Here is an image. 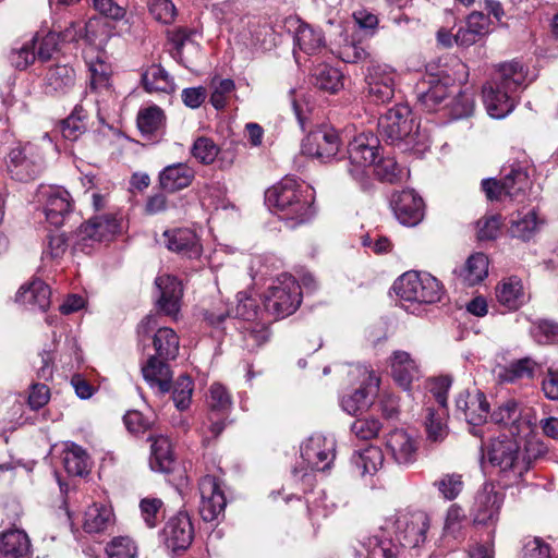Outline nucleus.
<instances>
[{
	"label": "nucleus",
	"mask_w": 558,
	"mask_h": 558,
	"mask_svg": "<svg viewBox=\"0 0 558 558\" xmlns=\"http://www.w3.org/2000/svg\"><path fill=\"white\" fill-rule=\"evenodd\" d=\"M260 308L252 295H246V340L253 341L252 348H259L270 338L269 326L274 319L293 314L302 302V289L290 275H282L269 287L268 294L262 299Z\"/></svg>",
	"instance_id": "1"
},
{
	"label": "nucleus",
	"mask_w": 558,
	"mask_h": 558,
	"mask_svg": "<svg viewBox=\"0 0 558 558\" xmlns=\"http://www.w3.org/2000/svg\"><path fill=\"white\" fill-rule=\"evenodd\" d=\"M313 193L292 177H286L265 192L266 205L289 228L308 221L313 215Z\"/></svg>",
	"instance_id": "2"
},
{
	"label": "nucleus",
	"mask_w": 558,
	"mask_h": 558,
	"mask_svg": "<svg viewBox=\"0 0 558 558\" xmlns=\"http://www.w3.org/2000/svg\"><path fill=\"white\" fill-rule=\"evenodd\" d=\"M379 135L390 144L414 148L421 144L420 125L408 105L399 104L389 109L378 122Z\"/></svg>",
	"instance_id": "3"
},
{
	"label": "nucleus",
	"mask_w": 558,
	"mask_h": 558,
	"mask_svg": "<svg viewBox=\"0 0 558 558\" xmlns=\"http://www.w3.org/2000/svg\"><path fill=\"white\" fill-rule=\"evenodd\" d=\"M530 184L527 167L522 162H515L504 167L500 180L495 178L483 179L481 187L490 202H501L507 197L511 201H521Z\"/></svg>",
	"instance_id": "4"
},
{
	"label": "nucleus",
	"mask_w": 558,
	"mask_h": 558,
	"mask_svg": "<svg viewBox=\"0 0 558 558\" xmlns=\"http://www.w3.org/2000/svg\"><path fill=\"white\" fill-rule=\"evenodd\" d=\"M487 457L510 483L518 482L527 472V460H524L522 447L517 439L508 437L494 439Z\"/></svg>",
	"instance_id": "5"
},
{
	"label": "nucleus",
	"mask_w": 558,
	"mask_h": 558,
	"mask_svg": "<svg viewBox=\"0 0 558 558\" xmlns=\"http://www.w3.org/2000/svg\"><path fill=\"white\" fill-rule=\"evenodd\" d=\"M393 289L402 300L422 304L437 303L444 294L441 283L426 272H405L395 282Z\"/></svg>",
	"instance_id": "6"
},
{
	"label": "nucleus",
	"mask_w": 558,
	"mask_h": 558,
	"mask_svg": "<svg viewBox=\"0 0 558 558\" xmlns=\"http://www.w3.org/2000/svg\"><path fill=\"white\" fill-rule=\"evenodd\" d=\"M90 92L95 94L98 117L105 121L117 105V95L111 82V65L97 58L89 63Z\"/></svg>",
	"instance_id": "7"
},
{
	"label": "nucleus",
	"mask_w": 558,
	"mask_h": 558,
	"mask_svg": "<svg viewBox=\"0 0 558 558\" xmlns=\"http://www.w3.org/2000/svg\"><path fill=\"white\" fill-rule=\"evenodd\" d=\"M7 170L16 181L34 179L43 169V155L38 148L27 143L13 147L5 159Z\"/></svg>",
	"instance_id": "8"
},
{
	"label": "nucleus",
	"mask_w": 558,
	"mask_h": 558,
	"mask_svg": "<svg viewBox=\"0 0 558 558\" xmlns=\"http://www.w3.org/2000/svg\"><path fill=\"white\" fill-rule=\"evenodd\" d=\"M396 536L403 547L414 548L423 544L429 529V517L426 512L400 511L393 521Z\"/></svg>",
	"instance_id": "9"
},
{
	"label": "nucleus",
	"mask_w": 558,
	"mask_h": 558,
	"mask_svg": "<svg viewBox=\"0 0 558 558\" xmlns=\"http://www.w3.org/2000/svg\"><path fill=\"white\" fill-rule=\"evenodd\" d=\"M505 494L493 483H486L477 490L470 514L474 524L489 525L498 520Z\"/></svg>",
	"instance_id": "10"
},
{
	"label": "nucleus",
	"mask_w": 558,
	"mask_h": 558,
	"mask_svg": "<svg viewBox=\"0 0 558 558\" xmlns=\"http://www.w3.org/2000/svg\"><path fill=\"white\" fill-rule=\"evenodd\" d=\"M37 202L41 204L50 225L60 227L72 210V198L66 190L56 185H41L37 191Z\"/></svg>",
	"instance_id": "11"
},
{
	"label": "nucleus",
	"mask_w": 558,
	"mask_h": 558,
	"mask_svg": "<svg viewBox=\"0 0 558 558\" xmlns=\"http://www.w3.org/2000/svg\"><path fill=\"white\" fill-rule=\"evenodd\" d=\"M340 140L337 131L330 126H318L302 141V153L323 162L331 160L339 151Z\"/></svg>",
	"instance_id": "12"
},
{
	"label": "nucleus",
	"mask_w": 558,
	"mask_h": 558,
	"mask_svg": "<svg viewBox=\"0 0 558 558\" xmlns=\"http://www.w3.org/2000/svg\"><path fill=\"white\" fill-rule=\"evenodd\" d=\"M456 412L472 426L473 435L482 437L477 427L487 422L490 412L489 403L482 391L461 392L456 399Z\"/></svg>",
	"instance_id": "13"
},
{
	"label": "nucleus",
	"mask_w": 558,
	"mask_h": 558,
	"mask_svg": "<svg viewBox=\"0 0 558 558\" xmlns=\"http://www.w3.org/2000/svg\"><path fill=\"white\" fill-rule=\"evenodd\" d=\"M367 97L375 104H386L393 98L396 72L387 65L372 63L366 74Z\"/></svg>",
	"instance_id": "14"
},
{
	"label": "nucleus",
	"mask_w": 558,
	"mask_h": 558,
	"mask_svg": "<svg viewBox=\"0 0 558 558\" xmlns=\"http://www.w3.org/2000/svg\"><path fill=\"white\" fill-rule=\"evenodd\" d=\"M348 154L351 168L349 172L357 180L363 181L366 177V169L376 160L378 154L377 140L360 134L350 142Z\"/></svg>",
	"instance_id": "15"
},
{
	"label": "nucleus",
	"mask_w": 558,
	"mask_h": 558,
	"mask_svg": "<svg viewBox=\"0 0 558 558\" xmlns=\"http://www.w3.org/2000/svg\"><path fill=\"white\" fill-rule=\"evenodd\" d=\"M390 206L396 219L407 227H415L424 217V202L413 190L393 193Z\"/></svg>",
	"instance_id": "16"
},
{
	"label": "nucleus",
	"mask_w": 558,
	"mask_h": 558,
	"mask_svg": "<svg viewBox=\"0 0 558 558\" xmlns=\"http://www.w3.org/2000/svg\"><path fill=\"white\" fill-rule=\"evenodd\" d=\"M201 502L199 514L206 522H211L223 513L227 501L220 483L216 477L204 476L198 485Z\"/></svg>",
	"instance_id": "17"
},
{
	"label": "nucleus",
	"mask_w": 558,
	"mask_h": 558,
	"mask_svg": "<svg viewBox=\"0 0 558 558\" xmlns=\"http://www.w3.org/2000/svg\"><path fill=\"white\" fill-rule=\"evenodd\" d=\"M301 456L312 470L324 471L335 459V440L315 434L302 445Z\"/></svg>",
	"instance_id": "18"
},
{
	"label": "nucleus",
	"mask_w": 558,
	"mask_h": 558,
	"mask_svg": "<svg viewBox=\"0 0 558 558\" xmlns=\"http://www.w3.org/2000/svg\"><path fill=\"white\" fill-rule=\"evenodd\" d=\"M165 545L173 553L186 550L192 544L194 529L186 512L171 517L162 530Z\"/></svg>",
	"instance_id": "19"
},
{
	"label": "nucleus",
	"mask_w": 558,
	"mask_h": 558,
	"mask_svg": "<svg viewBox=\"0 0 558 558\" xmlns=\"http://www.w3.org/2000/svg\"><path fill=\"white\" fill-rule=\"evenodd\" d=\"M483 100L492 118L501 119L509 114L515 106L513 90H508L487 82L483 86Z\"/></svg>",
	"instance_id": "20"
},
{
	"label": "nucleus",
	"mask_w": 558,
	"mask_h": 558,
	"mask_svg": "<svg viewBox=\"0 0 558 558\" xmlns=\"http://www.w3.org/2000/svg\"><path fill=\"white\" fill-rule=\"evenodd\" d=\"M156 288L159 292L158 306L168 316L177 317L183 294L181 282L173 276L157 277Z\"/></svg>",
	"instance_id": "21"
},
{
	"label": "nucleus",
	"mask_w": 558,
	"mask_h": 558,
	"mask_svg": "<svg viewBox=\"0 0 558 558\" xmlns=\"http://www.w3.org/2000/svg\"><path fill=\"white\" fill-rule=\"evenodd\" d=\"M495 291L499 305L508 311H517L530 300L522 280L515 276L502 279Z\"/></svg>",
	"instance_id": "22"
},
{
	"label": "nucleus",
	"mask_w": 558,
	"mask_h": 558,
	"mask_svg": "<svg viewBox=\"0 0 558 558\" xmlns=\"http://www.w3.org/2000/svg\"><path fill=\"white\" fill-rule=\"evenodd\" d=\"M167 362L158 356H150L142 366L144 379L162 396L172 388V371Z\"/></svg>",
	"instance_id": "23"
},
{
	"label": "nucleus",
	"mask_w": 558,
	"mask_h": 558,
	"mask_svg": "<svg viewBox=\"0 0 558 558\" xmlns=\"http://www.w3.org/2000/svg\"><path fill=\"white\" fill-rule=\"evenodd\" d=\"M389 361L393 380L404 390H409L411 384L420 377L417 362L405 351H395Z\"/></svg>",
	"instance_id": "24"
},
{
	"label": "nucleus",
	"mask_w": 558,
	"mask_h": 558,
	"mask_svg": "<svg viewBox=\"0 0 558 558\" xmlns=\"http://www.w3.org/2000/svg\"><path fill=\"white\" fill-rule=\"evenodd\" d=\"M119 229V221L113 216L94 217L80 227L78 238L81 241H108L118 233Z\"/></svg>",
	"instance_id": "25"
},
{
	"label": "nucleus",
	"mask_w": 558,
	"mask_h": 558,
	"mask_svg": "<svg viewBox=\"0 0 558 558\" xmlns=\"http://www.w3.org/2000/svg\"><path fill=\"white\" fill-rule=\"evenodd\" d=\"M525 80L526 70L523 64L512 60L498 64L489 83L517 93L520 88L526 86Z\"/></svg>",
	"instance_id": "26"
},
{
	"label": "nucleus",
	"mask_w": 558,
	"mask_h": 558,
	"mask_svg": "<svg viewBox=\"0 0 558 558\" xmlns=\"http://www.w3.org/2000/svg\"><path fill=\"white\" fill-rule=\"evenodd\" d=\"M387 447L399 464L408 465L416 460L417 442L403 429H396L388 435Z\"/></svg>",
	"instance_id": "27"
},
{
	"label": "nucleus",
	"mask_w": 558,
	"mask_h": 558,
	"mask_svg": "<svg viewBox=\"0 0 558 558\" xmlns=\"http://www.w3.org/2000/svg\"><path fill=\"white\" fill-rule=\"evenodd\" d=\"M194 177L195 173L191 167L178 162L163 168L158 175V181L161 190L174 193L190 186Z\"/></svg>",
	"instance_id": "28"
},
{
	"label": "nucleus",
	"mask_w": 558,
	"mask_h": 558,
	"mask_svg": "<svg viewBox=\"0 0 558 558\" xmlns=\"http://www.w3.org/2000/svg\"><path fill=\"white\" fill-rule=\"evenodd\" d=\"M51 290L44 281L36 279L24 284L16 293L15 301L31 310L46 311L50 305Z\"/></svg>",
	"instance_id": "29"
},
{
	"label": "nucleus",
	"mask_w": 558,
	"mask_h": 558,
	"mask_svg": "<svg viewBox=\"0 0 558 558\" xmlns=\"http://www.w3.org/2000/svg\"><path fill=\"white\" fill-rule=\"evenodd\" d=\"M75 83V72L66 64H56L48 68L44 76L46 94L66 93Z\"/></svg>",
	"instance_id": "30"
},
{
	"label": "nucleus",
	"mask_w": 558,
	"mask_h": 558,
	"mask_svg": "<svg viewBox=\"0 0 558 558\" xmlns=\"http://www.w3.org/2000/svg\"><path fill=\"white\" fill-rule=\"evenodd\" d=\"M545 225V218L537 208L526 213H519L515 219L511 220L510 232L514 238L527 241L532 239Z\"/></svg>",
	"instance_id": "31"
},
{
	"label": "nucleus",
	"mask_w": 558,
	"mask_h": 558,
	"mask_svg": "<svg viewBox=\"0 0 558 558\" xmlns=\"http://www.w3.org/2000/svg\"><path fill=\"white\" fill-rule=\"evenodd\" d=\"M31 553V541L27 534L19 529L0 534V554L8 558H23Z\"/></svg>",
	"instance_id": "32"
},
{
	"label": "nucleus",
	"mask_w": 558,
	"mask_h": 558,
	"mask_svg": "<svg viewBox=\"0 0 558 558\" xmlns=\"http://www.w3.org/2000/svg\"><path fill=\"white\" fill-rule=\"evenodd\" d=\"M364 373L367 374V380L365 387L356 389L353 393L343 397L341 404L345 412L351 415H356L357 412L368 407V393L369 390H377L379 386V378L373 371H368L367 367H363Z\"/></svg>",
	"instance_id": "33"
},
{
	"label": "nucleus",
	"mask_w": 558,
	"mask_h": 558,
	"mask_svg": "<svg viewBox=\"0 0 558 558\" xmlns=\"http://www.w3.org/2000/svg\"><path fill=\"white\" fill-rule=\"evenodd\" d=\"M311 82L318 89L335 94L343 87V75L337 68L318 63L312 70Z\"/></svg>",
	"instance_id": "34"
},
{
	"label": "nucleus",
	"mask_w": 558,
	"mask_h": 558,
	"mask_svg": "<svg viewBox=\"0 0 558 558\" xmlns=\"http://www.w3.org/2000/svg\"><path fill=\"white\" fill-rule=\"evenodd\" d=\"M488 275V258L483 253L471 255L457 276L464 286L473 287L482 282Z\"/></svg>",
	"instance_id": "35"
},
{
	"label": "nucleus",
	"mask_w": 558,
	"mask_h": 558,
	"mask_svg": "<svg viewBox=\"0 0 558 558\" xmlns=\"http://www.w3.org/2000/svg\"><path fill=\"white\" fill-rule=\"evenodd\" d=\"M163 236L167 240V247L170 251L185 254L190 257L199 254L197 236L190 229H174L171 231H166Z\"/></svg>",
	"instance_id": "36"
},
{
	"label": "nucleus",
	"mask_w": 558,
	"mask_h": 558,
	"mask_svg": "<svg viewBox=\"0 0 558 558\" xmlns=\"http://www.w3.org/2000/svg\"><path fill=\"white\" fill-rule=\"evenodd\" d=\"M137 126L145 137L158 136L166 126L163 110L156 105L141 109L137 113Z\"/></svg>",
	"instance_id": "37"
},
{
	"label": "nucleus",
	"mask_w": 558,
	"mask_h": 558,
	"mask_svg": "<svg viewBox=\"0 0 558 558\" xmlns=\"http://www.w3.org/2000/svg\"><path fill=\"white\" fill-rule=\"evenodd\" d=\"M153 345L156 352L154 356L171 361L179 354L180 340L173 329L160 327L154 332Z\"/></svg>",
	"instance_id": "38"
},
{
	"label": "nucleus",
	"mask_w": 558,
	"mask_h": 558,
	"mask_svg": "<svg viewBox=\"0 0 558 558\" xmlns=\"http://www.w3.org/2000/svg\"><path fill=\"white\" fill-rule=\"evenodd\" d=\"M142 82L147 92L170 94L175 89L169 73L159 64H151L142 74Z\"/></svg>",
	"instance_id": "39"
},
{
	"label": "nucleus",
	"mask_w": 558,
	"mask_h": 558,
	"mask_svg": "<svg viewBox=\"0 0 558 558\" xmlns=\"http://www.w3.org/2000/svg\"><path fill=\"white\" fill-rule=\"evenodd\" d=\"M541 364L530 356L518 359L509 363L499 373L502 381L515 383L521 379H533Z\"/></svg>",
	"instance_id": "40"
},
{
	"label": "nucleus",
	"mask_w": 558,
	"mask_h": 558,
	"mask_svg": "<svg viewBox=\"0 0 558 558\" xmlns=\"http://www.w3.org/2000/svg\"><path fill=\"white\" fill-rule=\"evenodd\" d=\"M113 520L112 509L106 505L94 504L84 513L83 527L87 533L106 530Z\"/></svg>",
	"instance_id": "41"
},
{
	"label": "nucleus",
	"mask_w": 558,
	"mask_h": 558,
	"mask_svg": "<svg viewBox=\"0 0 558 558\" xmlns=\"http://www.w3.org/2000/svg\"><path fill=\"white\" fill-rule=\"evenodd\" d=\"M464 521L465 514L463 509L456 504L451 505L447 511L442 539L445 542H462L465 538Z\"/></svg>",
	"instance_id": "42"
},
{
	"label": "nucleus",
	"mask_w": 558,
	"mask_h": 558,
	"mask_svg": "<svg viewBox=\"0 0 558 558\" xmlns=\"http://www.w3.org/2000/svg\"><path fill=\"white\" fill-rule=\"evenodd\" d=\"M171 444L167 437H157L151 445V456L149 464L151 470L157 472H168L172 465Z\"/></svg>",
	"instance_id": "43"
},
{
	"label": "nucleus",
	"mask_w": 558,
	"mask_h": 558,
	"mask_svg": "<svg viewBox=\"0 0 558 558\" xmlns=\"http://www.w3.org/2000/svg\"><path fill=\"white\" fill-rule=\"evenodd\" d=\"M63 463L70 475L82 476L88 472L89 457L82 447L71 444L64 451Z\"/></svg>",
	"instance_id": "44"
},
{
	"label": "nucleus",
	"mask_w": 558,
	"mask_h": 558,
	"mask_svg": "<svg viewBox=\"0 0 558 558\" xmlns=\"http://www.w3.org/2000/svg\"><path fill=\"white\" fill-rule=\"evenodd\" d=\"M294 40L300 50L307 54L317 52L325 45L322 32L307 24H301L298 27Z\"/></svg>",
	"instance_id": "45"
},
{
	"label": "nucleus",
	"mask_w": 558,
	"mask_h": 558,
	"mask_svg": "<svg viewBox=\"0 0 558 558\" xmlns=\"http://www.w3.org/2000/svg\"><path fill=\"white\" fill-rule=\"evenodd\" d=\"M250 37L255 52L269 51L276 46L275 33L266 22L263 24L250 22Z\"/></svg>",
	"instance_id": "46"
},
{
	"label": "nucleus",
	"mask_w": 558,
	"mask_h": 558,
	"mask_svg": "<svg viewBox=\"0 0 558 558\" xmlns=\"http://www.w3.org/2000/svg\"><path fill=\"white\" fill-rule=\"evenodd\" d=\"M425 430L427 439L432 442H440L448 435L445 409L435 411L432 408L426 409Z\"/></svg>",
	"instance_id": "47"
},
{
	"label": "nucleus",
	"mask_w": 558,
	"mask_h": 558,
	"mask_svg": "<svg viewBox=\"0 0 558 558\" xmlns=\"http://www.w3.org/2000/svg\"><path fill=\"white\" fill-rule=\"evenodd\" d=\"M209 88L211 90L209 99L210 104L215 109L220 110L227 106L229 99L233 95L235 85L230 78H222L215 75L210 78Z\"/></svg>",
	"instance_id": "48"
},
{
	"label": "nucleus",
	"mask_w": 558,
	"mask_h": 558,
	"mask_svg": "<svg viewBox=\"0 0 558 558\" xmlns=\"http://www.w3.org/2000/svg\"><path fill=\"white\" fill-rule=\"evenodd\" d=\"M384 464V454L378 447H367L355 458V465L363 475L375 474Z\"/></svg>",
	"instance_id": "49"
},
{
	"label": "nucleus",
	"mask_w": 558,
	"mask_h": 558,
	"mask_svg": "<svg viewBox=\"0 0 558 558\" xmlns=\"http://www.w3.org/2000/svg\"><path fill=\"white\" fill-rule=\"evenodd\" d=\"M366 558H398L399 547L388 538L372 536L364 544Z\"/></svg>",
	"instance_id": "50"
},
{
	"label": "nucleus",
	"mask_w": 558,
	"mask_h": 558,
	"mask_svg": "<svg viewBox=\"0 0 558 558\" xmlns=\"http://www.w3.org/2000/svg\"><path fill=\"white\" fill-rule=\"evenodd\" d=\"M107 558H137L136 543L129 536L113 537L106 546Z\"/></svg>",
	"instance_id": "51"
},
{
	"label": "nucleus",
	"mask_w": 558,
	"mask_h": 558,
	"mask_svg": "<svg viewBox=\"0 0 558 558\" xmlns=\"http://www.w3.org/2000/svg\"><path fill=\"white\" fill-rule=\"evenodd\" d=\"M532 338L539 344L558 342V323L550 319H537L530 328Z\"/></svg>",
	"instance_id": "52"
},
{
	"label": "nucleus",
	"mask_w": 558,
	"mask_h": 558,
	"mask_svg": "<svg viewBox=\"0 0 558 558\" xmlns=\"http://www.w3.org/2000/svg\"><path fill=\"white\" fill-rule=\"evenodd\" d=\"M207 403L210 413L226 415L231 408V397L227 389L220 384H213L209 388Z\"/></svg>",
	"instance_id": "53"
},
{
	"label": "nucleus",
	"mask_w": 558,
	"mask_h": 558,
	"mask_svg": "<svg viewBox=\"0 0 558 558\" xmlns=\"http://www.w3.org/2000/svg\"><path fill=\"white\" fill-rule=\"evenodd\" d=\"M29 89L28 86L14 85L13 88L9 90L7 96L3 97V105L7 107L9 112L12 116H17L27 110V102L25 98L28 96Z\"/></svg>",
	"instance_id": "54"
},
{
	"label": "nucleus",
	"mask_w": 558,
	"mask_h": 558,
	"mask_svg": "<svg viewBox=\"0 0 558 558\" xmlns=\"http://www.w3.org/2000/svg\"><path fill=\"white\" fill-rule=\"evenodd\" d=\"M86 116L82 108L75 110L62 122V135L69 141L77 140L86 131Z\"/></svg>",
	"instance_id": "55"
},
{
	"label": "nucleus",
	"mask_w": 558,
	"mask_h": 558,
	"mask_svg": "<svg viewBox=\"0 0 558 558\" xmlns=\"http://www.w3.org/2000/svg\"><path fill=\"white\" fill-rule=\"evenodd\" d=\"M375 175L384 182L396 183L401 180L402 169L395 158L386 157L373 163Z\"/></svg>",
	"instance_id": "56"
},
{
	"label": "nucleus",
	"mask_w": 558,
	"mask_h": 558,
	"mask_svg": "<svg viewBox=\"0 0 558 558\" xmlns=\"http://www.w3.org/2000/svg\"><path fill=\"white\" fill-rule=\"evenodd\" d=\"M193 381L189 376H180L173 385L172 399L177 409L183 411L190 407Z\"/></svg>",
	"instance_id": "57"
},
{
	"label": "nucleus",
	"mask_w": 558,
	"mask_h": 558,
	"mask_svg": "<svg viewBox=\"0 0 558 558\" xmlns=\"http://www.w3.org/2000/svg\"><path fill=\"white\" fill-rule=\"evenodd\" d=\"M435 485L447 500L456 499L463 490L464 486L462 475L456 473L444 475L435 483Z\"/></svg>",
	"instance_id": "58"
},
{
	"label": "nucleus",
	"mask_w": 558,
	"mask_h": 558,
	"mask_svg": "<svg viewBox=\"0 0 558 558\" xmlns=\"http://www.w3.org/2000/svg\"><path fill=\"white\" fill-rule=\"evenodd\" d=\"M502 219L500 215H492L481 218L477 223L476 236L480 241L495 240L500 231Z\"/></svg>",
	"instance_id": "59"
},
{
	"label": "nucleus",
	"mask_w": 558,
	"mask_h": 558,
	"mask_svg": "<svg viewBox=\"0 0 558 558\" xmlns=\"http://www.w3.org/2000/svg\"><path fill=\"white\" fill-rule=\"evenodd\" d=\"M36 59L35 53V40H28L19 48L12 49L10 53V60L12 64L20 70L26 69Z\"/></svg>",
	"instance_id": "60"
},
{
	"label": "nucleus",
	"mask_w": 558,
	"mask_h": 558,
	"mask_svg": "<svg viewBox=\"0 0 558 558\" xmlns=\"http://www.w3.org/2000/svg\"><path fill=\"white\" fill-rule=\"evenodd\" d=\"M192 155L199 162L209 165L216 159L218 147L210 138L198 137L193 144Z\"/></svg>",
	"instance_id": "61"
},
{
	"label": "nucleus",
	"mask_w": 558,
	"mask_h": 558,
	"mask_svg": "<svg viewBox=\"0 0 558 558\" xmlns=\"http://www.w3.org/2000/svg\"><path fill=\"white\" fill-rule=\"evenodd\" d=\"M148 9L153 17L163 24H170L177 15L175 5L171 0H149Z\"/></svg>",
	"instance_id": "62"
},
{
	"label": "nucleus",
	"mask_w": 558,
	"mask_h": 558,
	"mask_svg": "<svg viewBox=\"0 0 558 558\" xmlns=\"http://www.w3.org/2000/svg\"><path fill=\"white\" fill-rule=\"evenodd\" d=\"M381 424L376 418H357L351 425L352 433L360 439L369 440L378 436Z\"/></svg>",
	"instance_id": "63"
},
{
	"label": "nucleus",
	"mask_w": 558,
	"mask_h": 558,
	"mask_svg": "<svg viewBox=\"0 0 558 558\" xmlns=\"http://www.w3.org/2000/svg\"><path fill=\"white\" fill-rule=\"evenodd\" d=\"M490 421L498 425H509L517 422L519 417L517 402L509 400L497 407L490 414Z\"/></svg>",
	"instance_id": "64"
}]
</instances>
